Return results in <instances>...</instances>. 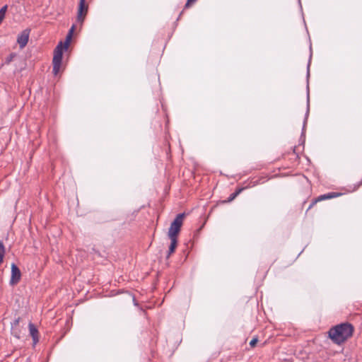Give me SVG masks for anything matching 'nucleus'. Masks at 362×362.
Segmentation results:
<instances>
[{"label":"nucleus","instance_id":"obj_1","mask_svg":"<svg viewBox=\"0 0 362 362\" xmlns=\"http://www.w3.org/2000/svg\"><path fill=\"white\" fill-rule=\"evenodd\" d=\"M354 327L349 323H341L332 327L328 332V336L333 343L340 345L351 337Z\"/></svg>","mask_w":362,"mask_h":362},{"label":"nucleus","instance_id":"obj_2","mask_svg":"<svg viewBox=\"0 0 362 362\" xmlns=\"http://www.w3.org/2000/svg\"><path fill=\"white\" fill-rule=\"evenodd\" d=\"M75 29L76 25H73L66 37L65 42L64 44L60 42L54 49L53 57V73L56 76L60 72L61 70L63 50H66L68 49L73 33Z\"/></svg>","mask_w":362,"mask_h":362},{"label":"nucleus","instance_id":"obj_3","mask_svg":"<svg viewBox=\"0 0 362 362\" xmlns=\"http://www.w3.org/2000/svg\"><path fill=\"white\" fill-rule=\"evenodd\" d=\"M185 217L184 214H178L175 220L172 222L170 227L168 230V237L177 238V235L180 231L181 226L183 223V219Z\"/></svg>","mask_w":362,"mask_h":362},{"label":"nucleus","instance_id":"obj_4","mask_svg":"<svg viewBox=\"0 0 362 362\" xmlns=\"http://www.w3.org/2000/svg\"><path fill=\"white\" fill-rule=\"evenodd\" d=\"M88 6L86 3V0H80L78 13H77V22L82 25L85 17L88 13Z\"/></svg>","mask_w":362,"mask_h":362},{"label":"nucleus","instance_id":"obj_5","mask_svg":"<svg viewBox=\"0 0 362 362\" xmlns=\"http://www.w3.org/2000/svg\"><path fill=\"white\" fill-rule=\"evenodd\" d=\"M21 276V273L20 269L15 264H11V276L10 280V284L11 285H16L19 282Z\"/></svg>","mask_w":362,"mask_h":362},{"label":"nucleus","instance_id":"obj_6","mask_svg":"<svg viewBox=\"0 0 362 362\" xmlns=\"http://www.w3.org/2000/svg\"><path fill=\"white\" fill-rule=\"evenodd\" d=\"M30 30L26 29L22 31L18 36L17 42L21 48H23L27 45L29 40Z\"/></svg>","mask_w":362,"mask_h":362},{"label":"nucleus","instance_id":"obj_7","mask_svg":"<svg viewBox=\"0 0 362 362\" xmlns=\"http://www.w3.org/2000/svg\"><path fill=\"white\" fill-rule=\"evenodd\" d=\"M340 195H341V194L337 193V192H329V193H327L325 194L320 195L317 198H316L315 200L313 201V202L310 204L309 208H311L313 206H314L318 202H321V201H323L325 199L335 198Z\"/></svg>","mask_w":362,"mask_h":362},{"label":"nucleus","instance_id":"obj_8","mask_svg":"<svg viewBox=\"0 0 362 362\" xmlns=\"http://www.w3.org/2000/svg\"><path fill=\"white\" fill-rule=\"evenodd\" d=\"M29 331L34 344H36L38 341V331L33 323L29 324Z\"/></svg>","mask_w":362,"mask_h":362},{"label":"nucleus","instance_id":"obj_9","mask_svg":"<svg viewBox=\"0 0 362 362\" xmlns=\"http://www.w3.org/2000/svg\"><path fill=\"white\" fill-rule=\"evenodd\" d=\"M170 240V245L169 246V250L167 257L168 258L175 250L177 245V238H169Z\"/></svg>","mask_w":362,"mask_h":362},{"label":"nucleus","instance_id":"obj_10","mask_svg":"<svg viewBox=\"0 0 362 362\" xmlns=\"http://www.w3.org/2000/svg\"><path fill=\"white\" fill-rule=\"evenodd\" d=\"M5 254V247L4 244L0 242V264L3 262L4 257Z\"/></svg>","mask_w":362,"mask_h":362},{"label":"nucleus","instance_id":"obj_11","mask_svg":"<svg viewBox=\"0 0 362 362\" xmlns=\"http://www.w3.org/2000/svg\"><path fill=\"white\" fill-rule=\"evenodd\" d=\"M7 6H4L0 9V23L2 22L5 17Z\"/></svg>","mask_w":362,"mask_h":362},{"label":"nucleus","instance_id":"obj_12","mask_svg":"<svg viewBox=\"0 0 362 362\" xmlns=\"http://www.w3.org/2000/svg\"><path fill=\"white\" fill-rule=\"evenodd\" d=\"M242 190L243 189H238L235 192L231 194L228 199V202L233 200L242 192Z\"/></svg>","mask_w":362,"mask_h":362},{"label":"nucleus","instance_id":"obj_13","mask_svg":"<svg viewBox=\"0 0 362 362\" xmlns=\"http://www.w3.org/2000/svg\"><path fill=\"white\" fill-rule=\"evenodd\" d=\"M258 340L257 338H254L252 339L250 342V345L252 346V347H254L256 344L257 343Z\"/></svg>","mask_w":362,"mask_h":362},{"label":"nucleus","instance_id":"obj_14","mask_svg":"<svg viewBox=\"0 0 362 362\" xmlns=\"http://www.w3.org/2000/svg\"><path fill=\"white\" fill-rule=\"evenodd\" d=\"M197 0H187L185 7L191 6Z\"/></svg>","mask_w":362,"mask_h":362},{"label":"nucleus","instance_id":"obj_15","mask_svg":"<svg viewBox=\"0 0 362 362\" xmlns=\"http://www.w3.org/2000/svg\"><path fill=\"white\" fill-rule=\"evenodd\" d=\"M16 56L15 54L12 53L10 54V56L6 59V63H9L12 61L13 58Z\"/></svg>","mask_w":362,"mask_h":362},{"label":"nucleus","instance_id":"obj_16","mask_svg":"<svg viewBox=\"0 0 362 362\" xmlns=\"http://www.w3.org/2000/svg\"><path fill=\"white\" fill-rule=\"evenodd\" d=\"M18 323H19V318L16 320L13 324H14V325H18Z\"/></svg>","mask_w":362,"mask_h":362},{"label":"nucleus","instance_id":"obj_17","mask_svg":"<svg viewBox=\"0 0 362 362\" xmlns=\"http://www.w3.org/2000/svg\"><path fill=\"white\" fill-rule=\"evenodd\" d=\"M13 333H14V335L16 337H17V338L20 337V336L17 333L15 332L14 329H13Z\"/></svg>","mask_w":362,"mask_h":362}]
</instances>
